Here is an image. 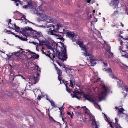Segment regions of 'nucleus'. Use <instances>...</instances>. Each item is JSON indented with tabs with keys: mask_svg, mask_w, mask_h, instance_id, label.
<instances>
[{
	"mask_svg": "<svg viewBox=\"0 0 128 128\" xmlns=\"http://www.w3.org/2000/svg\"><path fill=\"white\" fill-rule=\"evenodd\" d=\"M35 33L36 34V35L37 36H38V38H39L41 36V34H40V32H36V31H35Z\"/></svg>",
	"mask_w": 128,
	"mask_h": 128,
	"instance_id": "obj_26",
	"label": "nucleus"
},
{
	"mask_svg": "<svg viewBox=\"0 0 128 128\" xmlns=\"http://www.w3.org/2000/svg\"><path fill=\"white\" fill-rule=\"evenodd\" d=\"M14 25L15 28L14 30H15L16 32H19L20 30V27L16 26L15 24H14Z\"/></svg>",
	"mask_w": 128,
	"mask_h": 128,
	"instance_id": "obj_17",
	"label": "nucleus"
},
{
	"mask_svg": "<svg viewBox=\"0 0 128 128\" xmlns=\"http://www.w3.org/2000/svg\"><path fill=\"white\" fill-rule=\"evenodd\" d=\"M41 98V97L40 95H38L37 98V99L38 100H40Z\"/></svg>",
	"mask_w": 128,
	"mask_h": 128,
	"instance_id": "obj_50",
	"label": "nucleus"
},
{
	"mask_svg": "<svg viewBox=\"0 0 128 128\" xmlns=\"http://www.w3.org/2000/svg\"><path fill=\"white\" fill-rule=\"evenodd\" d=\"M6 32H10L11 34H12L13 35H14V36H15V35H16V34H15V33H14V32H11L10 30H7V31Z\"/></svg>",
	"mask_w": 128,
	"mask_h": 128,
	"instance_id": "obj_42",
	"label": "nucleus"
},
{
	"mask_svg": "<svg viewBox=\"0 0 128 128\" xmlns=\"http://www.w3.org/2000/svg\"><path fill=\"white\" fill-rule=\"evenodd\" d=\"M59 39L60 40H61L62 42L64 41V38L62 37V36L61 37H60V38Z\"/></svg>",
	"mask_w": 128,
	"mask_h": 128,
	"instance_id": "obj_49",
	"label": "nucleus"
},
{
	"mask_svg": "<svg viewBox=\"0 0 128 128\" xmlns=\"http://www.w3.org/2000/svg\"><path fill=\"white\" fill-rule=\"evenodd\" d=\"M64 32L66 34V36L71 39L72 41L74 42L75 40V38H74L75 35L73 32L68 31L66 32Z\"/></svg>",
	"mask_w": 128,
	"mask_h": 128,
	"instance_id": "obj_7",
	"label": "nucleus"
},
{
	"mask_svg": "<svg viewBox=\"0 0 128 128\" xmlns=\"http://www.w3.org/2000/svg\"><path fill=\"white\" fill-rule=\"evenodd\" d=\"M122 56L124 57V58H128V54H125L124 55H122Z\"/></svg>",
	"mask_w": 128,
	"mask_h": 128,
	"instance_id": "obj_34",
	"label": "nucleus"
},
{
	"mask_svg": "<svg viewBox=\"0 0 128 128\" xmlns=\"http://www.w3.org/2000/svg\"><path fill=\"white\" fill-rule=\"evenodd\" d=\"M69 81L70 82V84H73L75 82V81L74 80V78H72L71 80H70Z\"/></svg>",
	"mask_w": 128,
	"mask_h": 128,
	"instance_id": "obj_30",
	"label": "nucleus"
},
{
	"mask_svg": "<svg viewBox=\"0 0 128 128\" xmlns=\"http://www.w3.org/2000/svg\"><path fill=\"white\" fill-rule=\"evenodd\" d=\"M124 88L125 89V90L127 92H128V87L127 86H124Z\"/></svg>",
	"mask_w": 128,
	"mask_h": 128,
	"instance_id": "obj_36",
	"label": "nucleus"
},
{
	"mask_svg": "<svg viewBox=\"0 0 128 128\" xmlns=\"http://www.w3.org/2000/svg\"><path fill=\"white\" fill-rule=\"evenodd\" d=\"M34 68L35 69H36L37 71H39L40 72V68L37 65H36L35 64H34Z\"/></svg>",
	"mask_w": 128,
	"mask_h": 128,
	"instance_id": "obj_18",
	"label": "nucleus"
},
{
	"mask_svg": "<svg viewBox=\"0 0 128 128\" xmlns=\"http://www.w3.org/2000/svg\"><path fill=\"white\" fill-rule=\"evenodd\" d=\"M115 120H116V122L115 123H118V119L116 118H115Z\"/></svg>",
	"mask_w": 128,
	"mask_h": 128,
	"instance_id": "obj_56",
	"label": "nucleus"
},
{
	"mask_svg": "<svg viewBox=\"0 0 128 128\" xmlns=\"http://www.w3.org/2000/svg\"><path fill=\"white\" fill-rule=\"evenodd\" d=\"M27 22H28L30 23H31L34 25H36V26H37L36 25L35 23H33V22H30V21L28 20V22H26V24Z\"/></svg>",
	"mask_w": 128,
	"mask_h": 128,
	"instance_id": "obj_45",
	"label": "nucleus"
},
{
	"mask_svg": "<svg viewBox=\"0 0 128 128\" xmlns=\"http://www.w3.org/2000/svg\"><path fill=\"white\" fill-rule=\"evenodd\" d=\"M24 52L26 53V54L28 53L27 52H25L24 51H22V52H20V51H19L12 53V54L14 55H15L17 57H18L19 56L20 54H23L24 53Z\"/></svg>",
	"mask_w": 128,
	"mask_h": 128,
	"instance_id": "obj_11",
	"label": "nucleus"
},
{
	"mask_svg": "<svg viewBox=\"0 0 128 128\" xmlns=\"http://www.w3.org/2000/svg\"><path fill=\"white\" fill-rule=\"evenodd\" d=\"M49 101L50 103L51 104V105L54 108L57 107L56 106L54 103L53 101L52 100H49Z\"/></svg>",
	"mask_w": 128,
	"mask_h": 128,
	"instance_id": "obj_23",
	"label": "nucleus"
},
{
	"mask_svg": "<svg viewBox=\"0 0 128 128\" xmlns=\"http://www.w3.org/2000/svg\"><path fill=\"white\" fill-rule=\"evenodd\" d=\"M126 119L127 121H128V114H126Z\"/></svg>",
	"mask_w": 128,
	"mask_h": 128,
	"instance_id": "obj_54",
	"label": "nucleus"
},
{
	"mask_svg": "<svg viewBox=\"0 0 128 128\" xmlns=\"http://www.w3.org/2000/svg\"><path fill=\"white\" fill-rule=\"evenodd\" d=\"M73 92L74 93V94H71V95L72 96V98H76L78 99L81 98L80 97H78L77 96V95L80 94V92L75 90Z\"/></svg>",
	"mask_w": 128,
	"mask_h": 128,
	"instance_id": "obj_9",
	"label": "nucleus"
},
{
	"mask_svg": "<svg viewBox=\"0 0 128 128\" xmlns=\"http://www.w3.org/2000/svg\"><path fill=\"white\" fill-rule=\"evenodd\" d=\"M20 39L23 41H26L27 40L26 39L27 38H22L20 36Z\"/></svg>",
	"mask_w": 128,
	"mask_h": 128,
	"instance_id": "obj_29",
	"label": "nucleus"
},
{
	"mask_svg": "<svg viewBox=\"0 0 128 128\" xmlns=\"http://www.w3.org/2000/svg\"><path fill=\"white\" fill-rule=\"evenodd\" d=\"M82 95L83 98L86 100L94 104L96 103V102L97 101V100L94 97L92 96H90L88 94H86L84 92L82 93Z\"/></svg>",
	"mask_w": 128,
	"mask_h": 128,
	"instance_id": "obj_6",
	"label": "nucleus"
},
{
	"mask_svg": "<svg viewBox=\"0 0 128 128\" xmlns=\"http://www.w3.org/2000/svg\"><path fill=\"white\" fill-rule=\"evenodd\" d=\"M15 36L16 37H18L20 39V36H19L18 35H15Z\"/></svg>",
	"mask_w": 128,
	"mask_h": 128,
	"instance_id": "obj_61",
	"label": "nucleus"
},
{
	"mask_svg": "<svg viewBox=\"0 0 128 128\" xmlns=\"http://www.w3.org/2000/svg\"><path fill=\"white\" fill-rule=\"evenodd\" d=\"M110 54V56L109 57L110 58H111L113 57L114 56V54L113 53L110 52L109 53Z\"/></svg>",
	"mask_w": 128,
	"mask_h": 128,
	"instance_id": "obj_44",
	"label": "nucleus"
},
{
	"mask_svg": "<svg viewBox=\"0 0 128 128\" xmlns=\"http://www.w3.org/2000/svg\"><path fill=\"white\" fill-rule=\"evenodd\" d=\"M77 44H78L79 45L80 47H82V46H83V45H84L82 44V42L79 41L77 42Z\"/></svg>",
	"mask_w": 128,
	"mask_h": 128,
	"instance_id": "obj_24",
	"label": "nucleus"
},
{
	"mask_svg": "<svg viewBox=\"0 0 128 128\" xmlns=\"http://www.w3.org/2000/svg\"><path fill=\"white\" fill-rule=\"evenodd\" d=\"M84 55L86 56L87 60L90 62L91 66H94L96 65L97 61V60L92 55L87 52L84 53Z\"/></svg>",
	"mask_w": 128,
	"mask_h": 128,
	"instance_id": "obj_4",
	"label": "nucleus"
},
{
	"mask_svg": "<svg viewBox=\"0 0 128 128\" xmlns=\"http://www.w3.org/2000/svg\"><path fill=\"white\" fill-rule=\"evenodd\" d=\"M12 1H14V3L16 6H18V4L17 3L18 2H20V1L19 0H12Z\"/></svg>",
	"mask_w": 128,
	"mask_h": 128,
	"instance_id": "obj_32",
	"label": "nucleus"
},
{
	"mask_svg": "<svg viewBox=\"0 0 128 128\" xmlns=\"http://www.w3.org/2000/svg\"><path fill=\"white\" fill-rule=\"evenodd\" d=\"M92 120V125L96 126L98 124L96 123V122L95 119H94Z\"/></svg>",
	"mask_w": 128,
	"mask_h": 128,
	"instance_id": "obj_25",
	"label": "nucleus"
},
{
	"mask_svg": "<svg viewBox=\"0 0 128 128\" xmlns=\"http://www.w3.org/2000/svg\"><path fill=\"white\" fill-rule=\"evenodd\" d=\"M32 43L36 45L37 46H38V45H39V44H38V43H36V42H32Z\"/></svg>",
	"mask_w": 128,
	"mask_h": 128,
	"instance_id": "obj_43",
	"label": "nucleus"
},
{
	"mask_svg": "<svg viewBox=\"0 0 128 128\" xmlns=\"http://www.w3.org/2000/svg\"><path fill=\"white\" fill-rule=\"evenodd\" d=\"M31 79L34 82L32 84H35L39 80V79L37 76H34L32 77V79L31 78Z\"/></svg>",
	"mask_w": 128,
	"mask_h": 128,
	"instance_id": "obj_14",
	"label": "nucleus"
},
{
	"mask_svg": "<svg viewBox=\"0 0 128 128\" xmlns=\"http://www.w3.org/2000/svg\"><path fill=\"white\" fill-rule=\"evenodd\" d=\"M47 46L48 47V48L49 49H50L51 50H53L52 48L51 47V46H49V45L48 46Z\"/></svg>",
	"mask_w": 128,
	"mask_h": 128,
	"instance_id": "obj_53",
	"label": "nucleus"
},
{
	"mask_svg": "<svg viewBox=\"0 0 128 128\" xmlns=\"http://www.w3.org/2000/svg\"><path fill=\"white\" fill-rule=\"evenodd\" d=\"M48 116L50 120H52L55 122H56L54 119L53 118L52 116H50L49 114H48Z\"/></svg>",
	"mask_w": 128,
	"mask_h": 128,
	"instance_id": "obj_28",
	"label": "nucleus"
},
{
	"mask_svg": "<svg viewBox=\"0 0 128 128\" xmlns=\"http://www.w3.org/2000/svg\"><path fill=\"white\" fill-rule=\"evenodd\" d=\"M33 38H34L36 39H38V40H40L39 39V38H38V36H37L36 34V36H33Z\"/></svg>",
	"mask_w": 128,
	"mask_h": 128,
	"instance_id": "obj_40",
	"label": "nucleus"
},
{
	"mask_svg": "<svg viewBox=\"0 0 128 128\" xmlns=\"http://www.w3.org/2000/svg\"><path fill=\"white\" fill-rule=\"evenodd\" d=\"M64 104L63 106H62L61 107L58 108L60 110V111L61 110H62V107L63 106V105H64Z\"/></svg>",
	"mask_w": 128,
	"mask_h": 128,
	"instance_id": "obj_55",
	"label": "nucleus"
},
{
	"mask_svg": "<svg viewBox=\"0 0 128 128\" xmlns=\"http://www.w3.org/2000/svg\"><path fill=\"white\" fill-rule=\"evenodd\" d=\"M124 110V109L123 108H119L118 112V114H117L118 115L120 116V114H124L123 112Z\"/></svg>",
	"mask_w": 128,
	"mask_h": 128,
	"instance_id": "obj_13",
	"label": "nucleus"
},
{
	"mask_svg": "<svg viewBox=\"0 0 128 128\" xmlns=\"http://www.w3.org/2000/svg\"><path fill=\"white\" fill-rule=\"evenodd\" d=\"M114 125L115 128H122L121 127L120 125L117 123H113Z\"/></svg>",
	"mask_w": 128,
	"mask_h": 128,
	"instance_id": "obj_19",
	"label": "nucleus"
},
{
	"mask_svg": "<svg viewBox=\"0 0 128 128\" xmlns=\"http://www.w3.org/2000/svg\"><path fill=\"white\" fill-rule=\"evenodd\" d=\"M89 117L90 118L91 120H92L94 119H95V118L94 116L90 113H88V115Z\"/></svg>",
	"mask_w": 128,
	"mask_h": 128,
	"instance_id": "obj_20",
	"label": "nucleus"
},
{
	"mask_svg": "<svg viewBox=\"0 0 128 128\" xmlns=\"http://www.w3.org/2000/svg\"><path fill=\"white\" fill-rule=\"evenodd\" d=\"M28 52H30L29 54H32L34 53L33 52H31V51H30V50H28Z\"/></svg>",
	"mask_w": 128,
	"mask_h": 128,
	"instance_id": "obj_57",
	"label": "nucleus"
},
{
	"mask_svg": "<svg viewBox=\"0 0 128 128\" xmlns=\"http://www.w3.org/2000/svg\"><path fill=\"white\" fill-rule=\"evenodd\" d=\"M23 8L26 9L27 8H28V6L27 5L24 6H23Z\"/></svg>",
	"mask_w": 128,
	"mask_h": 128,
	"instance_id": "obj_52",
	"label": "nucleus"
},
{
	"mask_svg": "<svg viewBox=\"0 0 128 128\" xmlns=\"http://www.w3.org/2000/svg\"><path fill=\"white\" fill-rule=\"evenodd\" d=\"M101 90V92L98 94V97L99 99H104L106 97L107 93V88L104 85L102 86Z\"/></svg>",
	"mask_w": 128,
	"mask_h": 128,
	"instance_id": "obj_5",
	"label": "nucleus"
},
{
	"mask_svg": "<svg viewBox=\"0 0 128 128\" xmlns=\"http://www.w3.org/2000/svg\"><path fill=\"white\" fill-rule=\"evenodd\" d=\"M39 46H42L43 45H44V44L45 43V40H42V41H40V40H39Z\"/></svg>",
	"mask_w": 128,
	"mask_h": 128,
	"instance_id": "obj_21",
	"label": "nucleus"
},
{
	"mask_svg": "<svg viewBox=\"0 0 128 128\" xmlns=\"http://www.w3.org/2000/svg\"><path fill=\"white\" fill-rule=\"evenodd\" d=\"M25 29H22V32H23L25 33L26 30L28 31L30 30L32 31V28L30 27H26L25 28Z\"/></svg>",
	"mask_w": 128,
	"mask_h": 128,
	"instance_id": "obj_15",
	"label": "nucleus"
},
{
	"mask_svg": "<svg viewBox=\"0 0 128 128\" xmlns=\"http://www.w3.org/2000/svg\"><path fill=\"white\" fill-rule=\"evenodd\" d=\"M44 45L47 46H48L50 44V43L47 40H45Z\"/></svg>",
	"mask_w": 128,
	"mask_h": 128,
	"instance_id": "obj_27",
	"label": "nucleus"
},
{
	"mask_svg": "<svg viewBox=\"0 0 128 128\" xmlns=\"http://www.w3.org/2000/svg\"><path fill=\"white\" fill-rule=\"evenodd\" d=\"M118 12V10L115 11L114 12V13L112 15V16H114L116 15L117 14H118L117 12Z\"/></svg>",
	"mask_w": 128,
	"mask_h": 128,
	"instance_id": "obj_37",
	"label": "nucleus"
},
{
	"mask_svg": "<svg viewBox=\"0 0 128 128\" xmlns=\"http://www.w3.org/2000/svg\"><path fill=\"white\" fill-rule=\"evenodd\" d=\"M67 114L68 115H70L71 114V113L70 112H67Z\"/></svg>",
	"mask_w": 128,
	"mask_h": 128,
	"instance_id": "obj_64",
	"label": "nucleus"
},
{
	"mask_svg": "<svg viewBox=\"0 0 128 128\" xmlns=\"http://www.w3.org/2000/svg\"><path fill=\"white\" fill-rule=\"evenodd\" d=\"M104 64V66H106V67H107L108 66V64L107 63H106L104 62H103Z\"/></svg>",
	"mask_w": 128,
	"mask_h": 128,
	"instance_id": "obj_58",
	"label": "nucleus"
},
{
	"mask_svg": "<svg viewBox=\"0 0 128 128\" xmlns=\"http://www.w3.org/2000/svg\"><path fill=\"white\" fill-rule=\"evenodd\" d=\"M52 28H50L49 30H48L47 31V33L48 34L50 35H53L55 36L57 38V39H59L60 38V37L61 36L59 34H55V32H58L60 33H63L64 32V29H62L63 32H59L58 31V30L59 29V26L58 25L57 30H56L54 28V26L52 24H50L49 25V26L47 27H51Z\"/></svg>",
	"mask_w": 128,
	"mask_h": 128,
	"instance_id": "obj_1",
	"label": "nucleus"
},
{
	"mask_svg": "<svg viewBox=\"0 0 128 128\" xmlns=\"http://www.w3.org/2000/svg\"><path fill=\"white\" fill-rule=\"evenodd\" d=\"M104 71H106V72L109 74V76L111 77L112 78H116L114 76L113 74V72L112 69L110 68H108L106 69L105 68L102 69Z\"/></svg>",
	"mask_w": 128,
	"mask_h": 128,
	"instance_id": "obj_8",
	"label": "nucleus"
},
{
	"mask_svg": "<svg viewBox=\"0 0 128 128\" xmlns=\"http://www.w3.org/2000/svg\"><path fill=\"white\" fill-rule=\"evenodd\" d=\"M56 71L57 72V74L58 75V76H60V75H61L62 72L60 71L59 69L58 70H57Z\"/></svg>",
	"mask_w": 128,
	"mask_h": 128,
	"instance_id": "obj_31",
	"label": "nucleus"
},
{
	"mask_svg": "<svg viewBox=\"0 0 128 128\" xmlns=\"http://www.w3.org/2000/svg\"><path fill=\"white\" fill-rule=\"evenodd\" d=\"M123 42L122 40H121L120 41V44L122 45V44H123Z\"/></svg>",
	"mask_w": 128,
	"mask_h": 128,
	"instance_id": "obj_62",
	"label": "nucleus"
},
{
	"mask_svg": "<svg viewBox=\"0 0 128 128\" xmlns=\"http://www.w3.org/2000/svg\"><path fill=\"white\" fill-rule=\"evenodd\" d=\"M118 83L117 86L119 88H121L124 85V84L123 83L122 81L120 80H118L117 81Z\"/></svg>",
	"mask_w": 128,
	"mask_h": 128,
	"instance_id": "obj_12",
	"label": "nucleus"
},
{
	"mask_svg": "<svg viewBox=\"0 0 128 128\" xmlns=\"http://www.w3.org/2000/svg\"><path fill=\"white\" fill-rule=\"evenodd\" d=\"M66 91L69 92H70V89L69 88L67 87V86L66 84Z\"/></svg>",
	"mask_w": 128,
	"mask_h": 128,
	"instance_id": "obj_35",
	"label": "nucleus"
},
{
	"mask_svg": "<svg viewBox=\"0 0 128 128\" xmlns=\"http://www.w3.org/2000/svg\"><path fill=\"white\" fill-rule=\"evenodd\" d=\"M10 74H13L12 75L14 74V72L12 70H10Z\"/></svg>",
	"mask_w": 128,
	"mask_h": 128,
	"instance_id": "obj_47",
	"label": "nucleus"
},
{
	"mask_svg": "<svg viewBox=\"0 0 128 128\" xmlns=\"http://www.w3.org/2000/svg\"><path fill=\"white\" fill-rule=\"evenodd\" d=\"M22 18H24V19H25L26 18V16L25 15H24L23 14H22Z\"/></svg>",
	"mask_w": 128,
	"mask_h": 128,
	"instance_id": "obj_60",
	"label": "nucleus"
},
{
	"mask_svg": "<svg viewBox=\"0 0 128 128\" xmlns=\"http://www.w3.org/2000/svg\"><path fill=\"white\" fill-rule=\"evenodd\" d=\"M27 6L28 8H30L32 5V4L31 3L28 2L27 4Z\"/></svg>",
	"mask_w": 128,
	"mask_h": 128,
	"instance_id": "obj_39",
	"label": "nucleus"
},
{
	"mask_svg": "<svg viewBox=\"0 0 128 128\" xmlns=\"http://www.w3.org/2000/svg\"><path fill=\"white\" fill-rule=\"evenodd\" d=\"M100 78H98L96 80V82H99L100 81Z\"/></svg>",
	"mask_w": 128,
	"mask_h": 128,
	"instance_id": "obj_59",
	"label": "nucleus"
},
{
	"mask_svg": "<svg viewBox=\"0 0 128 128\" xmlns=\"http://www.w3.org/2000/svg\"><path fill=\"white\" fill-rule=\"evenodd\" d=\"M80 48H82V50L84 51L86 50V49L85 47H84V46L83 45V46H82V47H80Z\"/></svg>",
	"mask_w": 128,
	"mask_h": 128,
	"instance_id": "obj_46",
	"label": "nucleus"
},
{
	"mask_svg": "<svg viewBox=\"0 0 128 128\" xmlns=\"http://www.w3.org/2000/svg\"><path fill=\"white\" fill-rule=\"evenodd\" d=\"M62 67H63V68H65V70H66V72H67L66 70H68V69H69V68H67L64 65Z\"/></svg>",
	"mask_w": 128,
	"mask_h": 128,
	"instance_id": "obj_38",
	"label": "nucleus"
},
{
	"mask_svg": "<svg viewBox=\"0 0 128 128\" xmlns=\"http://www.w3.org/2000/svg\"><path fill=\"white\" fill-rule=\"evenodd\" d=\"M36 14L40 15V20L43 21H47L48 22H51L52 21L51 20H48V17L44 14H41L42 12V11L40 6L36 10Z\"/></svg>",
	"mask_w": 128,
	"mask_h": 128,
	"instance_id": "obj_3",
	"label": "nucleus"
},
{
	"mask_svg": "<svg viewBox=\"0 0 128 128\" xmlns=\"http://www.w3.org/2000/svg\"><path fill=\"white\" fill-rule=\"evenodd\" d=\"M82 108L85 111V113L87 114V115H88V113H90V110L86 106H82Z\"/></svg>",
	"mask_w": 128,
	"mask_h": 128,
	"instance_id": "obj_16",
	"label": "nucleus"
},
{
	"mask_svg": "<svg viewBox=\"0 0 128 128\" xmlns=\"http://www.w3.org/2000/svg\"><path fill=\"white\" fill-rule=\"evenodd\" d=\"M61 45L63 47L64 49L62 48V50H61V52H58V57L59 59L63 62L64 60H66L67 58V57L66 53V46L63 43H61Z\"/></svg>",
	"mask_w": 128,
	"mask_h": 128,
	"instance_id": "obj_2",
	"label": "nucleus"
},
{
	"mask_svg": "<svg viewBox=\"0 0 128 128\" xmlns=\"http://www.w3.org/2000/svg\"><path fill=\"white\" fill-rule=\"evenodd\" d=\"M112 122H109V124L110 125V126L112 128H114V126H112Z\"/></svg>",
	"mask_w": 128,
	"mask_h": 128,
	"instance_id": "obj_51",
	"label": "nucleus"
},
{
	"mask_svg": "<svg viewBox=\"0 0 128 128\" xmlns=\"http://www.w3.org/2000/svg\"><path fill=\"white\" fill-rule=\"evenodd\" d=\"M11 19H10L9 20V21H8V23H10V24H11Z\"/></svg>",
	"mask_w": 128,
	"mask_h": 128,
	"instance_id": "obj_63",
	"label": "nucleus"
},
{
	"mask_svg": "<svg viewBox=\"0 0 128 128\" xmlns=\"http://www.w3.org/2000/svg\"><path fill=\"white\" fill-rule=\"evenodd\" d=\"M39 57V56L38 54H36L32 56L30 58H33L34 59H37Z\"/></svg>",
	"mask_w": 128,
	"mask_h": 128,
	"instance_id": "obj_22",
	"label": "nucleus"
},
{
	"mask_svg": "<svg viewBox=\"0 0 128 128\" xmlns=\"http://www.w3.org/2000/svg\"><path fill=\"white\" fill-rule=\"evenodd\" d=\"M6 32H10L11 34H12L13 35H14V36H15V35H16V34H15V33H14V32H11L10 30H7V31Z\"/></svg>",
	"mask_w": 128,
	"mask_h": 128,
	"instance_id": "obj_41",
	"label": "nucleus"
},
{
	"mask_svg": "<svg viewBox=\"0 0 128 128\" xmlns=\"http://www.w3.org/2000/svg\"><path fill=\"white\" fill-rule=\"evenodd\" d=\"M108 49H106V50L109 53H110V46H108Z\"/></svg>",
	"mask_w": 128,
	"mask_h": 128,
	"instance_id": "obj_33",
	"label": "nucleus"
},
{
	"mask_svg": "<svg viewBox=\"0 0 128 128\" xmlns=\"http://www.w3.org/2000/svg\"><path fill=\"white\" fill-rule=\"evenodd\" d=\"M87 2L90 4H92L93 2H92L91 0H89L87 1Z\"/></svg>",
	"mask_w": 128,
	"mask_h": 128,
	"instance_id": "obj_48",
	"label": "nucleus"
},
{
	"mask_svg": "<svg viewBox=\"0 0 128 128\" xmlns=\"http://www.w3.org/2000/svg\"><path fill=\"white\" fill-rule=\"evenodd\" d=\"M119 2L118 0H112L111 1V3L110 4H112L113 6H114V8H117Z\"/></svg>",
	"mask_w": 128,
	"mask_h": 128,
	"instance_id": "obj_10",
	"label": "nucleus"
}]
</instances>
